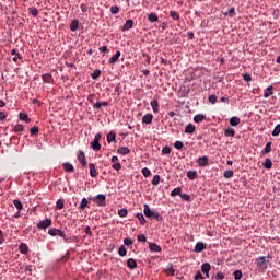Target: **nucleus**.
<instances>
[{"mask_svg":"<svg viewBox=\"0 0 280 280\" xmlns=\"http://www.w3.org/2000/svg\"><path fill=\"white\" fill-rule=\"evenodd\" d=\"M267 259H268V257H266V256L259 257L257 260V268H259L260 270H266V268H268V261H270Z\"/></svg>","mask_w":280,"mask_h":280,"instance_id":"f257e3e1","label":"nucleus"},{"mask_svg":"<svg viewBox=\"0 0 280 280\" xmlns=\"http://www.w3.org/2000/svg\"><path fill=\"white\" fill-rule=\"evenodd\" d=\"M144 215H145V218L159 219V212L151 211L150 206H148V203H144Z\"/></svg>","mask_w":280,"mask_h":280,"instance_id":"f03ea898","label":"nucleus"},{"mask_svg":"<svg viewBox=\"0 0 280 280\" xmlns=\"http://www.w3.org/2000/svg\"><path fill=\"white\" fill-rule=\"evenodd\" d=\"M51 226V219H45L37 224L38 229H49Z\"/></svg>","mask_w":280,"mask_h":280,"instance_id":"7ed1b4c3","label":"nucleus"},{"mask_svg":"<svg viewBox=\"0 0 280 280\" xmlns=\"http://www.w3.org/2000/svg\"><path fill=\"white\" fill-rule=\"evenodd\" d=\"M209 270H211V265L206 262L201 266L202 275H206L207 279H209Z\"/></svg>","mask_w":280,"mask_h":280,"instance_id":"20e7f679","label":"nucleus"},{"mask_svg":"<svg viewBox=\"0 0 280 280\" xmlns=\"http://www.w3.org/2000/svg\"><path fill=\"white\" fill-rule=\"evenodd\" d=\"M270 95H275V86L270 85L265 90L264 97L268 98Z\"/></svg>","mask_w":280,"mask_h":280,"instance_id":"39448f33","label":"nucleus"},{"mask_svg":"<svg viewBox=\"0 0 280 280\" xmlns=\"http://www.w3.org/2000/svg\"><path fill=\"white\" fill-rule=\"evenodd\" d=\"M132 25H135V22L132 20H127L126 23L122 25L121 31L127 32V30H132Z\"/></svg>","mask_w":280,"mask_h":280,"instance_id":"423d86ee","label":"nucleus"},{"mask_svg":"<svg viewBox=\"0 0 280 280\" xmlns=\"http://www.w3.org/2000/svg\"><path fill=\"white\" fill-rule=\"evenodd\" d=\"M198 165H200V167H205V165L209 164V158L207 156H201L197 160Z\"/></svg>","mask_w":280,"mask_h":280,"instance_id":"0eeeda50","label":"nucleus"},{"mask_svg":"<svg viewBox=\"0 0 280 280\" xmlns=\"http://www.w3.org/2000/svg\"><path fill=\"white\" fill-rule=\"evenodd\" d=\"M272 152V142H267L265 149L261 151L262 156Z\"/></svg>","mask_w":280,"mask_h":280,"instance_id":"6e6552de","label":"nucleus"},{"mask_svg":"<svg viewBox=\"0 0 280 280\" xmlns=\"http://www.w3.org/2000/svg\"><path fill=\"white\" fill-rule=\"evenodd\" d=\"M49 235H51L52 237H56V235H59L60 237H62V235H65V233H62V231L58 230V229H50L48 231Z\"/></svg>","mask_w":280,"mask_h":280,"instance_id":"1a4fd4ad","label":"nucleus"},{"mask_svg":"<svg viewBox=\"0 0 280 280\" xmlns=\"http://www.w3.org/2000/svg\"><path fill=\"white\" fill-rule=\"evenodd\" d=\"M120 56H121V51L117 50L116 54L110 57L109 65H115V62H117V60H119Z\"/></svg>","mask_w":280,"mask_h":280,"instance_id":"9d476101","label":"nucleus"},{"mask_svg":"<svg viewBox=\"0 0 280 280\" xmlns=\"http://www.w3.org/2000/svg\"><path fill=\"white\" fill-rule=\"evenodd\" d=\"M154 116L152 114H147L142 117V124H152Z\"/></svg>","mask_w":280,"mask_h":280,"instance_id":"9b49d317","label":"nucleus"},{"mask_svg":"<svg viewBox=\"0 0 280 280\" xmlns=\"http://www.w3.org/2000/svg\"><path fill=\"white\" fill-rule=\"evenodd\" d=\"M78 161L81 163V165H83V167L86 165V158L84 156V152H79Z\"/></svg>","mask_w":280,"mask_h":280,"instance_id":"f8f14e48","label":"nucleus"},{"mask_svg":"<svg viewBox=\"0 0 280 280\" xmlns=\"http://www.w3.org/2000/svg\"><path fill=\"white\" fill-rule=\"evenodd\" d=\"M118 154H122V156H126V154H130V149L128 147H119L117 149Z\"/></svg>","mask_w":280,"mask_h":280,"instance_id":"ddd939ff","label":"nucleus"},{"mask_svg":"<svg viewBox=\"0 0 280 280\" xmlns=\"http://www.w3.org/2000/svg\"><path fill=\"white\" fill-rule=\"evenodd\" d=\"M149 248L152 253H161V246L156 245V243L149 244Z\"/></svg>","mask_w":280,"mask_h":280,"instance_id":"4468645a","label":"nucleus"},{"mask_svg":"<svg viewBox=\"0 0 280 280\" xmlns=\"http://www.w3.org/2000/svg\"><path fill=\"white\" fill-rule=\"evenodd\" d=\"M262 166L265 167V170H272V160L270 158H267L262 163Z\"/></svg>","mask_w":280,"mask_h":280,"instance_id":"2eb2a0df","label":"nucleus"},{"mask_svg":"<svg viewBox=\"0 0 280 280\" xmlns=\"http://www.w3.org/2000/svg\"><path fill=\"white\" fill-rule=\"evenodd\" d=\"M92 150H95V152L100 151L102 149V144L97 140H93L91 142Z\"/></svg>","mask_w":280,"mask_h":280,"instance_id":"dca6fc26","label":"nucleus"},{"mask_svg":"<svg viewBox=\"0 0 280 280\" xmlns=\"http://www.w3.org/2000/svg\"><path fill=\"white\" fill-rule=\"evenodd\" d=\"M195 131H196V127L192 124H188L186 126V129H185L186 135H194Z\"/></svg>","mask_w":280,"mask_h":280,"instance_id":"f3484780","label":"nucleus"},{"mask_svg":"<svg viewBox=\"0 0 280 280\" xmlns=\"http://www.w3.org/2000/svg\"><path fill=\"white\" fill-rule=\"evenodd\" d=\"M165 273L168 277H174V265L170 264L166 268H165Z\"/></svg>","mask_w":280,"mask_h":280,"instance_id":"a211bd4d","label":"nucleus"},{"mask_svg":"<svg viewBox=\"0 0 280 280\" xmlns=\"http://www.w3.org/2000/svg\"><path fill=\"white\" fill-rule=\"evenodd\" d=\"M105 201H106V196L105 195H97L94 198V202H97V205H102Z\"/></svg>","mask_w":280,"mask_h":280,"instance_id":"6ab92c4d","label":"nucleus"},{"mask_svg":"<svg viewBox=\"0 0 280 280\" xmlns=\"http://www.w3.org/2000/svg\"><path fill=\"white\" fill-rule=\"evenodd\" d=\"M127 266L130 268V270H135V268H137V261L132 258H129L127 260Z\"/></svg>","mask_w":280,"mask_h":280,"instance_id":"aec40b11","label":"nucleus"},{"mask_svg":"<svg viewBox=\"0 0 280 280\" xmlns=\"http://www.w3.org/2000/svg\"><path fill=\"white\" fill-rule=\"evenodd\" d=\"M90 176H92V178L97 176V170H95V164L93 163L90 164Z\"/></svg>","mask_w":280,"mask_h":280,"instance_id":"412c9836","label":"nucleus"},{"mask_svg":"<svg viewBox=\"0 0 280 280\" xmlns=\"http://www.w3.org/2000/svg\"><path fill=\"white\" fill-rule=\"evenodd\" d=\"M202 250H205V243L202 242L197 243L195 246V253H202Z\"/></svg>","mask_w":280,"mask_h":280,"instance_id":"4be33fe9","label":"nucleus"},{"mask_svg":"<svg viewBox=\"0 0 280 280\" xmlns=\"http://www.w3.org/2000/svg\"><path fill=\"white\" fill-rule=\"evenodd\" d=\"M19 119H21V121H26V124H30V121H32V119L30 117H27V114H25V113H20Z\"/></svg>","mask_w":280,"mask_h":280,"instance_id":"5701e85b","label":"nucleus"},{"mask_svg":"<svg viewBox=\"0 0 280 280\" xmlns=\"http://www.w3.org/2000/svg\"><path fill=\"white\" fill-rule=\"evenodd\" d=\"M187 177H188L190 180H196V178H198V173H197L196 171H188Z\"/></svg>","mask_w":280,"mask_h":280,"instance_id":"b1692460","label":"nucleus"},{"mask_svg":"<svg viewBox=\"0 0 280 280\" xmlns=\"http://www.w3.org/2000/svg\"><path fill=\"white\" fill-rule=\"evenodd\" d=\"M224 135L225 137H235V129L229 127L228 129H225Z\"/></svg>","mask_w":280,"mask_h":280,"instance_id":"393cba45","label":"nucleus"},{"mask_svg":"<svg viewBox=\"0 0 280 280\" xmlns=\"http://www.w3.org/2000/svg\"><path fill=\"white\" fill-rule=\"evenodd\" d=\"M240 117H236V116H233L231 119H230V124L231 126H240Z\"/></svg>","mask_w":280,"mask_h":280,"instance_id":"a878e982","label":"nucleus"},{"mask_svg":"<svg viewBox=\"0 0 280 280\" xmlns=\"http://www.w3.org/2000/svg\"><path fill=\"white\" fill-rule=\"evenodd\" d=\"M30 250V248L27 247V244H21L20 245V252L23 254V255H27V252Z\"/></svg>","mask_w":280,"mask_h":280,"instance_id":"bb28decb","label":"nucleus"},{"mask_svg":"<svg viewBox=\"0 0 280 280\" xmlns=\"http://www.w3.org/2000/svg\"><path fill=\"white\" fill-rule=\"evenodd\" d=\"M88 207H89V199L83 198L82 201H81V203H80V206H79V209L84 210V209L88 208Z\"/></svg>","mask_w":280,"mask_h":280,"instance_id":"cd10ccee","label":"nucleus"},{"mask_svg":"<svg viewBox=\"0 0 280 280\" xmlns=\"http://www.w3.org/2000/svg\"><path fill=\"white\" fill-rule=\"evenodd\" d=\"M151 108H152L153 113H159V102L151 101Z\"/></svg>","mask_w":280,"mask_h":280,"instance_id":"c85d7f7f","label":"nucleus"},{"mask_svg":"<svg viewBox=\"0 0 280 280\" xmlns=\"http://www.w3.org/2000/svg\"><path fill=\"white\" fill-rule=\"evenodd\" d=\"M148 19H149V21H150L151 23H156V21H159V16H158L156 14H154V13H150V14L148 15Z\"/></svg>","mask_w":280,"mask_h":280,"instance_id":"c756f323","label":"nucleus"},{"mask_svg":"<svg viewBox=\"0 0 280 280\" xmlns=\"http://www.w3.org/2000/svg\"><path fill=\"white\" fill-rule=\"evenodd\" d=\"M78 26H79V22L78 20H73L70 24V30L71 32H75V30H78Z\"/></svg>","mask_w":280,"mask_h":280,"instance_id":"7c9ffc66","label":"nucleus"},{"mask_svg":"<svg viewBox=\"0 0 280 280\" xmlns=\"http://www.w3.org/2000/svg\"><path fill=\"white\" fill-rule=\"evenodd\" d=\"M205 119V115H202V114H198V115H196L195 117H194V121L196 122V124H200V121H202Z\"/></svg>","mask_w":280,"mask_h":280,"instance_id":"2f4dec72","label":"nucleus"},{"mask_svg":"<svg viewBox=\"0 0 280 280\" xmlns=\"http://www.w3.org/2000/svg\"><path fill=\"white\" fill-rule=\"evenodd\" d=\"M65 172H73V165L70 163H63Z\"/></svg>","mask_w":280,"mask_h":280,"instance_id":"473e14b6","label":"nucleus"},{"mask_svg":"<svg viewBox=\"0 0 280 280\" xmlns=\"http://www.w3.org/2000/svg\"><path fill=\"white\" fill-rule=\"evenodd\" d=\"M115 139H116L115 132H109V133L107 135V142H108V143H113V141H115Z\"/></svg>","mask_w":280,"mask_h":280,"instance_id":"72a5a7b5","label":"nucleus"},{"mask_svg":"<svg viewBox=\"0 0 280 280\" xmlns=\"http://www.w3.org/2000/svg\"><path fill=\"white\" fill-rule=\"evenodd\" d=\"M102 106H108V103H106V102H97V103H94V105H93V107L95 109L102 108Z\"/></svg>","mask_w":280,"mask_h":280,"instance_id":"f704fd0d","label":"nucleus"},{"mask_svg":"<svg viewBox=\"0 0 280 280\" xmlns=\"http://www.w3.org/2000/svg\"><path fill=\"white\" fill-rule=\"evenodd\" d=\"M13 205L18 209V211H21V209H23V203H21V201L18 199L13 201Z\"/></svg>","mask_w":280,"mask_h":280,"instance_id":"c9c22d12","label":"nucleus"},{"mask_svg":"<svg viewBox=\"0 0 280 280\" xmlns=\"http://www.w3.org/2000/svg\"><path fill=\"white\" fill-rule=\"evenodd\" d=\"M279 135H280V124H278V125L275 127V129H273V131H272V137H279Z\"/></svg>","mask_w":280,"mask_h":280,"instance_id":"e433bc0d","label":"nucleus"},{"mask_svg":"<svg viewBox=\"0 0 280 280\" xmlns=\"http://www.w3.org/2000/svg\"><path fill=\"white\" fill-rule=\"evenodd\" d=\"M225 16H230L231 19H233V16H235V8L229 9V11L225 12Z\"/></svg>","mask_w":280,"mask_h":280,"instance_id":"4c0bfd02","label":"nucleus"},{"mask_svg":"<svg viewBox=\"0 0 280 280\" xmlns=\"http://www.w3.org/2000/svg\"><path fill=\"white\" fill-rule=\"evenodd\" d=\"M136 218H138L140 224H145V217H143V213H138Z\"/></svg>","mask_w":280,"mask_h":280,"instance_id":"58836bf2","label":"nucleus"},{"mask_svg":"<svg viewBox=\"0 0 280 280\" xmlns=\"http://www.w3.org/2000/svg\"><path fill=\"white\" fill-rule=\"evenodd\" d=\"M233 275L235 280H240L243 277L242 270H235Z\"/></svg>","mask_w":280,"mask_h":280,"instance_id":"ea45409f","label":"nucleus"},{"mask_svg":"<svg viewBox=\"0 0 280 280\" xmlns=\"http://www.w3.org/2000/svg\"><path fill=\"white\" fill-rule=\"evenodd\" d=\"M182 194H180V187H177V188H175V189H173L172 191H171V196L172 197H174V196H180Z\"/></svg>","mask_w":280,"mask_h":280,"instance_id":"a19ab883","label":"nucleus"},{"mask_svg":"<svg viewBox=\"0 0 280 280\" xmlns=\"http://www.w3.org/2000/svg\"><path fill=\"white\" fill-rule=\"evenodd\" d=\"M171 19H173V21H178V19H180V15H178L176 11H171Z\"/></svg>","mask_w":280,"mask_h":280,"instance_id":"79ce46f5","label":"nucleus"},{"mask_svg":"<svg viewBox=\"0 0 280 280\" xmlns=\"http://www.w3.org/2000/svg\"><path fill=\"white\" fill-rule=\"evenodd\" d=\"M142 174H143L144 178H148V177H150V174H152V172H150V168L144 167V168H142Z\"/></svg>","mask_w":280,"mask_h":280,"instance_id":"37998d69","label":"nucleus"},{"mask_svg":"<svg viewBox=\"0 0 280 280\" xmlns=\"http://www.w3.org/2000/svg\"><path fill=\"white\" fill-rule=\"evenodd\" d=\"M118 254L120 255V257H126V247L124 245L119 247Z\"/></svg>","mask_w":280,"mask_h":280,"instance_id":"c03bdc74","label":"nucleus"},{"mask_svg":"<svg viewBox=\"0 0 280 280\" xmlns=\"http://www.w3.org/2000/svg\"><path fill=\"white\" fill-rule=\"evenodd\" d=\"M57 209H63L65 208V201L62 199H58L56 203Z\"/></svg>","mask_w":280,"mask_h":280,"instance_id":"a18cd8bd","label":"nucleus"},{"mask_svg":"<svg viewBox=\"0 0 280 280\" xmlns=\"http://www.w3.org/2000/svg\"><path fill=\"white\" fill-rule=\"evenodd\" d=\"M161 183V176L155 175L152 179V185H159Z\"/></svg>","mask_w":280,"mask_h":280,"instance_id":"49530a36","label":"nucleus"},{"mask_svg":"<svg viewBox=\"0 0 280 280\" xmlns=\"http://www.w3.org/2000/svg\"><path fill=\"white\" fill-rule=\"evenodd\" d=\"M118 215H119L120 218H126V215H128V210H126V209L119 210V211H118Z\"/></svg>","mask_w":280,"mask_h":280,"instance_id":"de8ad7c7","label":"nucleus"},{"mask_svg":"<svg viewBox=\"0 0 280 280\" xmlns=\"http://www.w3.org/2000/svg\"><path fill=\"white\" fill-rule=\"evenodd\" d=\"M243 79L245 80V82H253V77L250 75V73H245L243 75Z\"/></svg>","mask_w":280,"mask_h":280,"instance_id":"09e8293b","label":"nucleus"},{"mask_svg":"<svg viewBox=\"0 0 280 280\" xmlns=\"http://www.w3.org/2000/svg\"><path fill=\"white\" fill-rule=\"evenodd\" d=\"M233 175H234L233 171H225L223 176L224 178H233Z\"/></svg>","mask_w":280,"mask_h":280,"instance_id":"8fccbe9b","label":"nucleus"},{"mask_svg":"<svg viewBox=\"0 0 280 280\" xmlns=\"http://www.w3.org/2000/svg\"><path fill=\"white\" fill-rule=\"evenodd\" d=\"M112 167L113 170H116V172H119V170H121V163L115 162Z\"/></svg>","mask_w":280,"mask_h":280,"instance_id":"3c124183","label":"nucleus"},{"mask_svg":"<svg viewBox=\"0 0 280 280\" xmlns=\"http://www.w3.org/2000/svg\"><path fill=\"white\" fill-rule=\"evenodd\" d=\"M174 148H176V150H183V142L176 141V142L174 143Z\"/></svg>","mask_w":280,"mask_h":280,"instance_id":"603ef678","label":"nucleus"},{"mask_svg":"<svg viewBox=\"0 0 280 280\" xmlns=\"http://www.w3.org/2000/svg\"><path fill=\"white\" fill-rule=\"evenodd\" d=\"M30 14L32 16H38V9H34V8L30 9Z\"/></svg>","mask_w":280,"mask_h":280,"instance_id":"864d4df0","label":"nucleus"},{"mask_svg":"<svg viewBox=\"0 0 280 280\" xmlns=\"http://www.w3.org/2000/svg\"><path fill=\"white\" fill-rule=\"evenodd\" d=\"M100 73H101L100 70H95V71L92 73V79H93V80H97V78H100Z\"/></svg>","mask_w":280,"mask_h":280,"instance_id":"5fc2aeb1","label":"nucleus"},{"mask_svg":"<svg viewBox=\"0 0 280 280\" xmlns=\"http://www.w3.org/2000/svg\"><path fill=\"white\" fill-rule=\"evenodd\" d=\"M110 12L112 14H119V7H112Z\"/></svg>","mask_w":280,"mask_h":280,"instance_id":"6e6d98bb","label":"nucleus"},{"mask_svg":"<svg viewBox=\"0 0 280 280\" xmlns=\"http://www.w3.org/2000/svg\"><path fill=\"white\" fill-rule=\"evenodd\" d=\"M43 80H44V82H51V75L50 74H44Z\"/></svg>","mask_w":280,"mask_h":280,"instance_id":"4d7b16f0","label":"nucleus"},{"mask_svg":"<svg viewBox=\"0 0 280 280\" xmlns=\"http://www.w3.org/2000/svg\"><path fill=\"white\" fill-rule=\"evenodd\" d=\"M224 273L223 272H218L217 276H215V279L217 280H224Z\"/></svg>","mask_w":280,"mask_h":280,"instance_id":"13d9d810","label":"nucleus"},{"mask_svg":"<svg viewBox=\"0 0 280 280\" xmlns=\"http://www.w3.org/2000/svg\"><path fill=\"white\" fill-rule=\"evenodd\" d=\"M170 152H172V150L170 149V147H164L162 149V154H170Z\"/></svg>","mask_w":280,"mask_h":280,"instance_id":"bf43d9fd","label":"nucleus"},{"mask_svg":"<svg viewBox=\"0 0 280 280\" xmlns=\"http://www.w3.org/2000/svg\"><path fill=\"white\" fill-rule=\"evenodd\" d=\"M124 244H125V246H132V240H130V238H125V240H124Z\"/></svg>","mask_w":280,"mask_h":280,"instance_id":"052dcab7","label":"nucleus"},{"mask_svg":"<svg viewBox=\"0 0 280 280\" xmlns=\"http://www.w3.org/2000/svg\"><path fill=\"white\" fill-rule=\"evenodd\" d=\"M137 240H138V242H142L143 243V242H145L147 238H145V235L140 234V235L137 236Z\"/></svg>","mask_w":280,"mask_h":280,"instance_id":"680f3d73","label":"nucleus"},{"mask_svg":"<svg viewBox=\"0 0 280 280\" xmlns=\"http://www.w3.org/2000/svg\"><path fill=\"white\" fill-rule=\"evenodd\" d=\"M31 135H38V127H32Z\"/></svg>","mask_w":280,"mask_h":280,"instance_id":"e2e57ef3","label":"nucleus"},{"mask_svg":"<svg viewBox=\"0 0 280 280\" xmlns=\"http://www.w3.org/2000/svg\"><path fill=\"white\" fill-rule=\"evenodd\" d=\"M200 279H205V277L200 273V271H198V272L195 275V280H200Z\"/></svg>","mask_w":280,"mask_h":280,"instance_id":"0e129e2a","label":"nucleus"},{"mask_svg":"<svg viewBox=\"0 0 280 280\" xmlns=\"http://www.w3.org/2000/svg\"><path fill=\"white\" fill-rule=\"evenodd\" d=\"M179 196H180L182 200H189V195H187V194H182Z\"/></svg>","mask_w":280,"mask_h":280,"instance_id":"69168bd1","label":"nucleus"},{"mask_svg":"<svg viewBox=\"0 0 280 280\" xmlns=\"http://www.w3.org/2000/svg\"><path fill=\"white\" fill-rule=\"evenodd\" d=\"M5 242V238L3 237V231L0 230V244H3Z\"/></svg>","mask_w":280,"mask_h":280,"instance_id":"338daca9","label":"nucleus"},{"mask_svg":"<svg viewBox=\"0 0 280 280\" xmlns=\"http://www.w3.org/2000/svg\"><path fill=\"white\" fill-rule=\"evenodd\" d=\"M218 102V96L211 95V104H215Z\"/></svg>","mask_w":280,"mask_h":280,"instance_id":"774afa93","label":"nucleus"}]
</instances>
